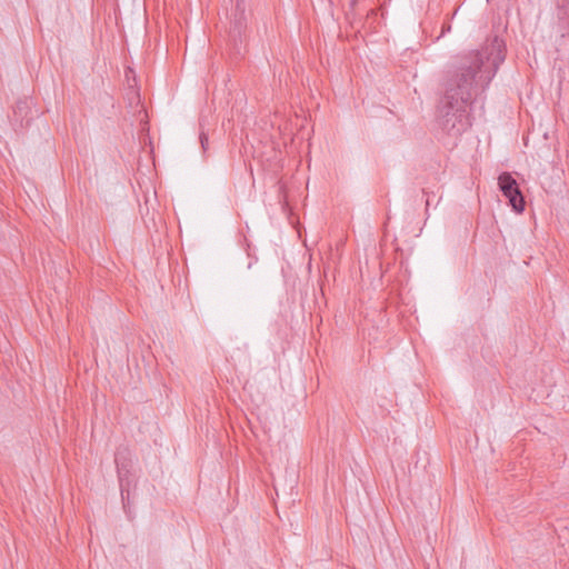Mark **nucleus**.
Wrapping results in <instances>:
<instances>
[{
    "label": "nucleus",
    "instance_id": "7",
    "mask_svg": "<svg viewBox=\"0 0 569 569\" xmlns=\"http://www.w3.org/2000/svg\"><path fill=\"white\" fill-rule=\"evenodd\" d=\"M124 78L128 86V99L130 102H139L140 101V94H139V88H138V81L136 77V72L132 68L128 67L124 72Z\"/></svg>",
    "mask_w": 569,
    "mask_h": 569
},
{
    "label": "nucleus",
    "instance_id": "6",
    "mask_svg": "<svg viewBox=\"0 0 569 569\" xmlns=\"http://www.w3.org/2000/svg\"><path fill=\"white\" fill-rule=\"evenodd\" d=\"M557 18V32L561 37L569 36V0L558 1Z\"/></svg>",
    "mask_w": 569,
    "mask_h": 569
},
{
    "label": "nucleus",
    "instance_id": "2",
    "mask_svg": "<svg viewBox=\"0 0 569 569\" xmlns=\"http://www.w3.org/2000/svg\"><path fill=\"white\" fill-rule=\"evenodd\" d=\"M248 14L246 12L244 0H236L232 10L229 40L237 53H240L242 44L247 40Z\"/></svg>",
    "mask_w": 569,
    "mask_h": 569
},
{
    "label": "nucleus",
    "instance_id": "5",
    "mask_svg": "<svg viewBox=\"0 0 569 569\" xmlns=\"http://www.w3.org/2000/svg\"><path fill=\"white\" fill-rule=\"evenodd\" d=\"M31 107L28 99L18 100L13 107L11 122L14 127L23 128L30 122Z\"/></svg>",
    "mask_w": 569,
    "mask_h": 569
},
{
    "label": "nucleus",
    "instance_id": "3",
    "mask_svg": "<svg viewBox=\"0 0 569 569\" xmlns=\"http://www.w3.org/2000/svg\"><path fill=\"white\" fill-rule=\"evenodd\" d=\"M498 186L512 209L517 213H521L525 210L526 201L517 180L511 173L502 172L498 178Z\"/></svg>",
    "mask_w": 569,
    "mask_h": 569
},
{
    "label": "nucleus",
    "instance_id": "1",
    "mask_svg": "<svg viewBox=\"0 0 569 569\" xmlns=\"http://www.w3.org/2000/svg\"><path fill=\"white\" fill-rule=\"evenodd\" d=\"M506 43L488 37L477 50L457 57L446 71L440 126L451 136H460L471 126L468 107L483 93L506 59Z\"/></svg>",
    "mask_w": 569,
    "mask_h": 569
},
{
    "label": "nucleus",
    "instance_id": "9",
    "mask_svg": "<svg viewBox=\"0 0 569 569\" xmlns=\"http://www.w3.org/2000/svg\"><path fill=\"white\" fill-rule=\"evenodd\" d=\"M429 204H430V203H429V200L427 199V201H426V211H428V207H429Z\"/></svg>",
    "mask_w": 569,
    "mask_h": 569
},
{
    "label": "nucleus",
    "instance_id": "4",
    "mask_svg": "<svg viewBox=\"0 0 569 569\" xmlns=\"http://www.w3.org/2000/svg\"><path fill=\"white\" fill-rule=\"evenodd\" d=\"M114 462L117 466L119 482H120V489H121V497L122 501L129 497V490L124 489V477L129 473L130 467H131V452L129 448L127 447H120L117 449L114 453Z\"/></svg>",
    "mask_w": 569,
    "mask_h": 569
},
{
    "label": "nucleus",
    "instance_id": "8",
    "mask_svg": "<svg viewBox=\"0 0 569 569\" xmlns=\"http://www.w3.org/2000/svg\"><path fill=\"white\" fill-rule=\"evenodd\" d=\"M199 139H200V143H201V148H202L203 152H206L208 149V144H209L208 136L203 131H201Z\"/></svg>",
    "mask_w": 569,
    "mask_h": 569
}]
</instances>
